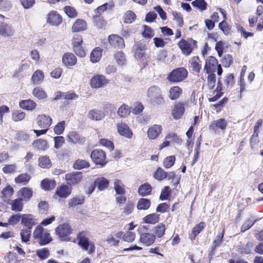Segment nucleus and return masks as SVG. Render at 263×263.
<instances>
[{
	"instance_id": "f257e3e1",
	"label": "nucleus",
	"mask_w": 263,
	"mask_h": 263,
	"mask_svg": "<svg viewBox=\"0 0 263 263\" xmlns=\"http://www.w3.org/2000/svg\"><path fill=\"white\" fill-rule=\"evenodd\" d=\"M146 96L149 101L153 105L162 104L164 102L161 90L157 86L153 85L149 87L147 91Z\"/></svg>"
},
{
	"instance_id": "f03ea898",
	"label": "nucleus",
	"mask_w": 263,
	"mask_h": 263,
	"mask_svg": "<svg viewBox=\"0 0 263 263\" xmlns=\"http://www.w3.org/2000/svg\"><path fill=\"white\" fill-rule=\"evenodd\" d=\"M33 237L39 240L41 245H46L52 240L49 233L40 225L37 226L34 230Z\"/></svg>"
},
{
	"instance_id": "7ed1b4c3",
	"label": "nucleus",
	"mask_w": 263,
	"mask_h": 263,
	"mask_svg": "<svg viewBox=\"0 0 263 263\" xmlns=\"http://www.w3.org/2000/svg\"><path fill=\"white\" fill-rule=\"evenodd\" d=\"M187 71L183 67H180L173 70L167 76L168 81L178 83L183 81L187 77Z\"/></svg>"
},
{
	"instance_id": "20e7f679",
	"label": "nucleus",
	"mask_w": 263,
	"mask_h": 263,
	"mask_svg": "<svg viewBox=\"0 0 263 263\" xmlns=\"http://www.w3.org/2000/svg\"><path fill=\"white\" fill-rule=\"evenodd\" d=\"M178 45L184 55H189L197 48V42L192 39H182L179 42Z\"/></svg>"
},
{
	"instance_id": "39448f33",
	"label": "nucleus",
	"mask_w": 263,
	"mask_h": 263,
	"mask_svg": "<svg viewBox=\"0 0 263 263\" xmlns=\"http://www.w3.org/2000/svg\"><path fill=\"white\" fill-rule=\"evenodd\" d=\"M79 245L84 250L88 251L89 254L95 252V247L93 242L89 241L87 237L82 233L78 235Z\"/></svg>"
},
{
	"instance_id": "423d86ee",
	"label": "nucleus",
	"mask_w": 263,
	"mask_h": 263,
	"mask_svg": "<svg viewBox=\"0 0 263 263\" xmlns=\"http://www.w3.org/2000/svg\"><path fill=\"white\" fill-rule=\"evenodd\" d=\"M108 83V80L102 74H96L90 80V85L92 88H100Z\"/></svg>"
},
{
	"instance_id": "0eeeda50",
	"label": "nucleus",
	"mask_w": 263,
	"mask_h": 263,
	"mask_svg": "<svg viewBox=\"0 0 263 263\" xmlns=\"http://www.w3.org/2000/svg\"><path fill=\"white\" fill-rule=\"evenodd\" d=\"M117 132L119 134L127 138L130 139L133 136V132L129 126L122 121L116 123Z\"/></svg>"
},
{
	"instance_id": "6e6552de",
	"label": "nucleus",
	"mask_w": 263,
	"mask_h": 263,
	"mask_svg": "<svg viewBox=\"0 0 263 263\" xmlns=\"http://www.w3.org/2000/svg\"><path fill=\"white\" fill-rule=\"evenodd\" d=\"M71 233V227L67 223L60 224L55 229L56 235L61 240H65V238L69 236Z\"/></svg>"
},
{
	"instance_id": "1a4fd4ad",
	"label": "nucleus",
	"mask_w": 263,
	"mask_h": 263,
	"mask_svg": "<svg viewBox=\"0 0 263 263\" xmlns=\"http://www.w3.org/2000/svg\"><path fill=\"white\" fill-rule=\"evenodd\" d=\"M92 160L96 164L101 165L105 164L106 155L105 153L102 150H93L90 155Z\"/></svg>"
},
{
	"instance_id": "9d476101",
	"label": "nucleus",
	"mask_w": 263,
	"mask_h": 263,
	"mask_svg": "<svg viewBox=\"0 0 263 263\" xmlns=\"http://www.w3.org/2000/svg\"><path fill=\"white\" fill-rule=\"evenodd\" d=\"M108 41L111 46L114 48L122 49L125 47L123 38L117 34H111L108 36Z\"/></svg>"
},
{
	"instance_id": "9b49d317",
	"label": "nucleus",
	"mask_w": 263,
	"mask_h": 263,
	"mask_svg": "<svg viewBox=\"0 0 263 263\" xmlns=\"http://www.w3.org/2000/svg\"><path fill=\"white\" fill-rule=\"evenodd\" d=\"M133 49L135 50L134 56L136 59L140 61H144L145 59V45L140 43L136 44L133 46Z\"/></svg>"
},
{
	"instance_id": "f8f14e48",
	"label": "nucleus",
	"mask_w": 263,
	"mask_h": 263,
	"mask_svg": "<svg viewBox=\"0 0 263 263\" xmlns=\"http://www.w3.org/2000/svg\"><path fill=\"white\" fill-rule=\"evenodd\" d=\"M83 178L81 172H72L67 174L65 176L67 183L71 185H75L81 182Z\"/></svg>"
},
{
	"instance_id": "ddd939ff",
	"label": "nucleus",
	"mask_w": 263,
	"mask_h": 263,
	"mask_svg": "<svg viewBox=\"0 0 263 263\" xmlns=\"http://www.w3.org/2000/svg\"><path fill=\"white\" fill-rule=\"evenodd\" d=\"M162 130V127L160 125L154 124L148 129L147 137L151 140L156 139L161 134Z\"/></svg>"
},
{
	"instance_id": "4468645a",
	"label": "nucleus",
	"mask_w": 263,
	"mask_h": 263,
	"mask_svg": "<svg viewBox=\"0 0 263 263\" xmlns=\"http://www.w3.org/2000/svg\"><path fill=\"white\" fill-rule=\"evenodd\" d=\"M184 111V104L182 102H178L175 105L172 111V115L175 119L178 120L182 117Z\"/></svg>"
},
{
	"instance_id": "2eb2a0df",
	"label": "nucleus",
	"mask_w": 263,
	"mask_h": 263,
	"mask_svg": "<svg viewBox=\"0 0 263 263\" xmlns=\"http://www.w3.org/2000/svg\"><path fill=\"white\" fill-rule=\"evenodd\" d=\"M217 65V60L213 57H209L205 60L204 70L207 73L213 72L215 70Z\"/></svg>"
},
{
	"instance_id": "dca6fc26",
	"label": "nucleus",
	"mask_w": 263,
	"mask_h": 263,
	"mask_svg": "<svg viewBox=\"0 0 263 263\" xmlns=\"http://www.w3.org/2000/svg\"><path fill=\"white\" fill-rule=\"evenodd\" d=\"M37 123L41 128H47L51 125L52 119L49 116L44 114L39 115L37 117Z\"/></svg>"
},
{
	"instance_id": "f3484780",
	"label": "nucleus",
	"mask_w": 263,
	"mask_h": 263,
	"mask_svg": "<svg viewBox=\"0 0 263 263\" xmlns=\"http://www.w3.org/2000/svg\"><path fill=\"white\" fill-rule=\"evenodd\" d=\"M62 22L61 15L56 11H52L48 15L47 23L52 26H58Z\"/></svg>"
},
{
	"instance_id": "a211bd4d",
	"label": "nucleus",
	"mask_w": 263,
	"mask_h": 263,
	"mask_svg": "<svg viewBox=\"0 0 263 263\" xmlns=\"http://www.w3.org/2000/svg\"><path fill=\"white\" fill-rule=\"evenodd\" d=\"M62 62L67 66H72L76 64L77 59L74 54L67 52L63 55Z\"/></svg>"
},
{
	"instance_id": "6ab92c4d",
	"label": "nucleus",
	"mask_w": 263,
	"mask_h": 263,
	"mask_svg": "<svg viewBox=\"0 0 263 263\" xmlns=\"http://www.w3.org/2000/svg\"><path fill=\"white\" fill-rule=\"evenodd\" d=\"M14 30L12 27L5 23L0 24V35L3 37H11L13 35Z\"/></svg>"
},
{
	"instance_id": "aec40b11",
	"label": "nucleus",
	"mask_w": 263,
	"mask_h": 263,
	"mask_svg": "<svg viewBox=\"0 0 263 263\" xmlns=\"http://www.w3.org/2000/svg\"><path fill=\"white\" fill-rule=\"evenodd\" d=\"M22 223L27 227V229H31L32 227L35 224L36 220L31 214H23L22 216Z\"/></svg>"
},
{
	"instance_id": "412c9836",
	"label": "nucleus",
	"mask_w": 263,
	"mask_h": 263,
	"mask_svg": "<svg viewBox=\"0 0 263 263\" xmlns=\"http://www.w3.org/2000/svg\"><path fill=\"white\" fill-rule=\"evenodd\" d=\"M156 239L155 236L152 233H143L141 234L140 241L145 246H150L153 244Z\"/></svg>"
},
{
	"instance_id": "4be33fe9",
	"label": "nucleus",
	"mask_w": 263,
	"mask_h": 263,
	"mask_svg": "<svg viewBox=\"0 0 263 263\" xmlns=\"http://www.w3.org/2000/svg\"><path fill=\"white\" fill-rule=\"evenodd\" d=\"M105 113L102 110L93 109L89 111L88 117L91 120L99 121L103 119L105 117Z\"/></svg>"
},
{
	"instance_id": "5701e85b",
	"label": "nucleus",
	"mask_w": 263,
	"mask_h": 263,
	"mask_svg": "<svg viewBox=\"0 0 263 263\" xmlns=\"http://www.w3.org/2000/svg\"><path fill=\"white\" fill-rule=\"evenodd\" d=\"M227 125V121L224 119H219L214 121L209 125V129L215 130L217 128H219L221 130H224L226 128Z\"/></svg>"
},
{
	"instance_id": "b1692460",
	"label": "nucleus",
	"mask_w": 263,
	"mask_h": 263,
	"mask_svg": "<svg viewBox=\"0 0 263 263\" xmlns=\"http://www.w3.org/2000/svg\"><path fill=\"white\" fill-rule=\"evenodd\" d=\"M32 145L37 151H45L49 147L47 141L42 139H39L34 141L32 143Z\"/></svg>"
},
{
	"instance_id": "393cba45",
	"label": "nucleus",
	"mask_w": 263,
	"mask_h": 263,
	"mask_svg": "<svg viewBox=\"0 0 263 263\" xmlns=\"http://www.w3.org/2000/svg\"><path fill=\"white\" fill-rule=\"evenodd\" d=\"M205 226L204 222H200L198 224H196L192 229L191 233L190 234L189 238L191 240L195 239L196 236L198 235L200 232L204 229Z\"/></svg>"
},
{
	"instance_id": "a878e982",
	"label": "nucleus",
	"mask_w": 263,
	"mask_h": 263,
	"mask_svg": "<svg viewBox=\"0 0 263 263\" xmlns=\"http://www.w3.org/2000/svg\"><path fill=\"white\" fill-rule=\"evenodd\" d=\"M219 11L223 15L224 20H225L226 19V15L224 11L220 8ZM218 27L225 35H227L230 33L231 30L230 27L229 26L228 23L225 21H223L222 22H220L218 25Z\"/></svg>"
},
{
	"instance_id": "bb28decb",
	"label": "nucleus",
	"mask_w": 263,
	"mask_h": 263,
	"mask_svg": "<svg viewBox=\"0 0 263 263\" xmlns=\"http://www.w3.org/2000/svg\"><path fill=\"white\" fill-rule=\"evenodd\" d=\"M68 141L72 143H82L84 139L75 132H70L67 135Z\"/></svg>"
},
{
	"instance_id": "cd10ccee",
	"label": "nucleus",
	"mask_w": 263,
	"mask_h": 263,
	"mask_svg": "<svg viewBox=\"0 0 263 263\" xmlns=\"http://www.w3.org/2000/svg\"><path fill=\"white\" fill-rule=\"evenodd\" d=\"M32 190L28 187H23L18 191V195L22 197V200L28 201L32 197Z\"/></svg>"
},
{
	"instance_id": "c85d7f7f",
	"label": "nucleus",
	"mask_w": 263,
	"mask_h": 263,
	"mask_svg": "<svg viewBox=\"0 0 263 263\" xmlns=\"http://www.w3.org/2000/svg\"><path fill=\"white\" fill-rule=\"evenodd\" d=\"M102 49L99 47L95 48L91 52L90 60L93 63L98 62L102 57Z\"/></svg>"
},
{
	"instance_id": "c756f323",
	"label": "nucleus",
	"mask_w": 263,
	"mask_h": 263,
	"mask_svg": "<svg viewBox=\"0 0 263 263\" xmlns=\"http://www.w3.org/2000/svg\"><path fill=\"white\" fill-rule=\"evenodd\" d=\"M71 192V188L67 185H62L57 188L56 194L61 198L67 197Z\"/></svg>"
},
{
	"instance_id": "7c9ffc66",
	"label": "nucleus",
	"mask_w": 263,
	"mask_h": 263,
	"mask_svg": "<svg viewBox=\"0 0 263 263\" xmlns=\"http://www.w3.org/2000/svg\"><path fill=\"white\" fill-rule=\"evenodd\" d=\"M86 23L83 20L78 19L74 23L72 30L73 32L82 31L86 29Z\"/></svg>"
},
{
	"instance_id": "2f4dec72",
	"label": "nucleus",
	"mask_w": 263,
	"mask_h": 263,
	"mask_svg": "<svg viewBox=\"0 0 263 263\" xmlns=\"http://www.w3.org/2000/svg\"><path fill=\"white\" fill-rule=\"evenodd\" d=\"M191 68L193 72L196 73H199L201 68V65L200 64V61L198 57H193L190 60Z\"/></svg>"
},
{
	"instance_id": "473e14b6",
	"label": "nucleus",
	"mask_w": 263,
	"mask_h": 263,
	"mask_svg": "<svg viewBox=\"0 0 263 263\" xmlns=\"http://www.w3.org/2000/svg\"><path fill=\"white\" fill-rule=\"evenodd\" d=\"M41 186L45 191H50L54 188L55 182L53 179L46 178L42 181Z\"/></svg>"
},
{
	"instance_id": "72a5a7b5",
	"label": "nucleus",
	"mask_w": 263,
	"mask_h": 263,
	"mask_svg": "<svg viewBox=\"0 0 263 263\" xmlns=\"http://www.w3.org/2000/svg\"><path fill=\"white\" fill-rule=\"evenodd\" d=\"M32 95L39 100H44L47 98V95L41 87H36L32 90Z\"/></svg>"
},
{
	"instance_id": "f704fd0d",
	"label": "nucleus",
	"mask_w": 263,
	"mask_h": 263,
	"mask_svg": "<svg viewBox=\"0 0 263 263\" xmlns=\"http://www.w3.org/2000/svg\"><path fill=\"white\" fill-rule=\"evenodd\" d=\"M36 103L31 100H23L20 102V106L28 110H32L36 107Z\"/></svg>"
},
{
	"instance_id": "c9c22d12",
	"label": "nucleus",
	"mask_w": 263,
	"mask_h": 263,
	"mask_svg": "<svg viewBox=\"0 0 263 263\" xmlns=\"http://www.w3.org/2000/svg\"><path fill=\"white\" fill-rule=\"evenodd\" d=\"M95 183L100 191H103L108 186L109 181L104 177H100L96 179Z\"/></svg>"
},
{
	"instance_id": "e433bc0d",
	"label": "nucleus",
	"mask_w": 263,
	"mask_h": 263,
	"mask_svg": "<svg viewBox=\"0 0 263 263\" xmlns=\"http://www.w3.org/2000/svg\"><path fill=\"white\" fill-rule=\"evenodd\" d=\"M152 187L151 185L145 183L141 185L138 189V193L142 196H145L149 195L152 192Z\"/></svg>"
},
{
	"instance_id": "4c0bfd02",
	"label": "nucleus",
	"mask_w": 263,
	"mask_h": 263,
	"mask_svg": "<svg viewBox=\"0 0 263 263\" xmlns=\"http://www.w3.org/2000/svg\"><path fill=\"white\" fill-rule=\"evenodd\" d=\"M39 166L43 168H49L51 166V162L48 157L42 156L38 159Z\"/></svg>"
},
{
	"instance_id": "58836bf2",
	"label": "nucleus",
	"mask_w": 263,
	"mask_h": 263,
	"mask_svg": "<svg viewBox=\"0 0 263 263\" xmlns=\"http://www.w3.org/2000/svg\"><path fill=\"white\" fill-rule=\"evenodd\" d=\"M159 220V215L156 213L149 214L143 218V221L146 223L154 224Z\"/></svg>"
},
{
	"instance_id": "ea45409f",
	"label": "nucleus",
	"mask_w": 263,
	"mask_h": 263,
	"mask_svg": "<svg viewBox=\"0 0 263 263\" xmlns=\"http://www.w3.org/2000/svg\"><path fill=\"white\" fill-rule=\"evenodd\" d=\"M44 78V74L42 71L40 70H36L32 74L31 81L34 84H40L42 82Z\"/></svg>"
},
{
	"instance_id": "a19ab883",
	"label": "nucleus",
	"mask_w": 263,
	"mask_h": 263,
	"mask_svg": "<svg viewBox=\"0 0 263 263\" xmlns=\"http://www.w3.org/2000/svg\"><path fill=\"white\" fill-rule=\"evenodd\" d=\"M130 112V107L125 104H123L119 108L117 111V114L121 118L127 117Z\"/></svg>"
},
{
	"instance_id": "79ce46f5",
	"label": "nucleus",
	"mask_w": 263,
	"mask_h": 263,
	"mask_svg": "<svg viewBox=\"0 0 263 263\" xmlns=\"http://www.w3.org/2000/svg\"><path fill=\"white\" fill-rule=\"evenodd\" d=\"M22 199H16L12 200L11 203V210L15 212H21L23 209V203Z\"/></svg>"
},
{
	"instance_id": "37998d69",
	"label": "nucleus",
	"mask_w": 263,
	"mask_h": 263,
	"mask_svg": "<svg viewBox=\"0 0 263 263\" xmlns=\"http://www.w3.org/2000/svg\"><path fill=\"white\" fill-rule=\"evenodd\" d=\"M84 201V197L83 196H78L70 199L68 202V205L69 208H73L77 205L82 204Z\"/></svg>"
},
{
	"instance_id": "c03bdc74",
	"label": "nucleus",
	"mask_w": 263,
	"mask_h": 263,
	"mask_svg": "<svg viewBox=\"0 0 263 263\" xmlns=\"http://www.w3.org/2000/svg\"><path fill=\"white\" fill-rule=\"evenodd\" d=\"M151 205L149 200L146 198H141L137 203V209L139 210H145L148 209Z\"/></svg>"
},
{
	"instance_id": "a18cd8bd",
	"label": "nucleus",
	"mask_w": 263,
	"mask_h": 263,
	"mask_svg": "<svg viewBox=\"0 0 263 263\" xmlns=\"http://www.w3.org/2000/svg\"><path fill=\"white\" fill-rule=\"evenodd\" d=\"M115 59L118 65L123 66L126 64V60L124 53L122 51H118L114 54Z\"/></svg>"
},
{
	"instance_id": "49530a36",
	"label": "nucleus",
	"mask_w": 263,
	"mask_h": 263,
	"mask_svg": "<svg viewBox=\"0 0 263 263\" xmlns=\"http://www.w3.org/2000/svg\"><path fill=\"white\" fill-rule=\"evenodd\" d=\"M31 179V176L27 173H22L15 178L16 183L27 184Z\"/></svg>"
},
{
	"instance_id": "de8ad7c7",
	"label": "nucleus",
	"mask_w": 263,
	"mask_h": 263,
	"mask_svg": "<svg viewBox=\"0 0 263 263\" xmlns=\"http://www.w3.org/2000/svg\"><path fill=\"white\" fill-rule=\"evenodd\" d=\"M182 93V89L178 86L172 87L170 90V98L175 100L179 98Z\"/></svg>"
},
{
	"instance_id": "09e8293b",
	"label": "nucleus",
	"mask_w": 263,
	"mask_h": 263,
	"mask_svg": "<svg viewBox=\"0 0 263 263\" xmlns=\"http://www.w3.org/2000/svg\"><path fill=\"white\" fill-rule=\"evenodd\" d=\"M13 194V189L10 186H6L2 191L1 198L4 201H6V199H9Z\"/></svg>"
},
{
	"instance_id": "8fccbe9b",
	"label": "nucleus",
	"mask_w": 263,
	"mask_h": 263,
	"mask_svg": "<svg viewBox=\"0 0 263 263\" xmlns=\"http://www.w3.org/2000/svg\"><path fill=\"white\" fill-rule=\"evenodd\" d=\"M136 16L134 12L129 10L124 14L123 20L124 23L125 24H130L133 23L136 19Z\"/></svg>"
},
{
	"instance_id": "3c124183",
	"label": "nucleus",
	"mask_w": 263,
	"mask_h": 263,
	"mask_svg": "<svg viewBox=\"0 0 263 263\" xmlns=\"http://www.w3.org/2000/svg\"><path fill=\"white\" fill-rule=\"evenodd\" d=\"M114 189L118 195H124L125 194L124 185L119 180H116L114 182Z\"/></svg>"
},
{
	"instance_id": "603ef678",
	"label": "nucleus",
	"mask_w": 263,
	"mask_h": 263,
	"mask_svg": "<svg viewBox=\"0 0 263 263\" xmlns=\"http://www.w3.org/2000/svg\"><path fill=\"white\" fill-rule=\"evenodd\" d=\"M36 255L42 260L47 258L49 255V251L47 248L38 249L35 251Z\"/></svg>"
},
{
	"instance_id": "864d4df0",
	"label": "nucleus",
	"mask_w": 263,
	"mask_h": 263,
	"mask_svg": "<svg viewBox=\"0 0 263 263\" xmlns=\"http://www.w3.org/2000/svg\"><path fill=\"white\" fill-rule=\"evenodd\" d=\"M192 5L200 11L205 10L207 8V3L204 0H195L192 2Z\"/></svg>"
},
{
	"instance_id": "5fc2aeb1",
	"label": "nucleus",
	"mask_w": 263,
	"mask_h": 263,
	"mask_svg": "<svg viewBox=\"0 0 263 263\" xmlns=\"http://www.w3.org/2000/svg\"><path fill=\"white\" fill-rule=\"evenodd\" d=\"M176 160L174 156H170L165 158L163 161V166L165 168H171L174 164Z\"/></svg>"
},
{
	"instance_id": "6e6d98bb",
	"label": "nucleus",
	"mask_w": 263,
	"mask_h": 263,
	"mask_svg": "<svg viewBox=\"0 0 263 263\" xmlns=\"http://www.w3.org/2000/svg\"><path fill=\"white\" fill-rule=\"evenodd\" d=\"M165 226L163 223H160L154 228V232L158 237H161L164 234Z\"/></svg>"
},
{
	"instance_id": "4d7b16f0",
	"label": "nucleus",
	"mask_w": 263,
	"mask_h": 263,
	"mask_svg": "<svg viewBox=\"0 0 263 263\" xmlns=\"http://www.w3.org/2000/svg\"><path fill=\"white\" fill-rule=\"evenodd\" d=\"M25 117V113L18 110H15L13 112L12 119L15 122H18L22 120Z\"/></svg>"
},
{
	"instance_id": "13d9d810",
	"label": "nucleus",
	"mask_w": 263,
	"mask_h": 263,
	"mask_svg": "<svg viewBox=\"0 0 263 263\" xmlns=\"http://www.w3.org/2000/svg\"><path fill=\"white\" fill-rule=\"evenodd\" d=\"M20 234L22 241L24 242H27L29 241V238L31 235V229H23L21 231Z\"/></svg>"
},
{
	"instance_id": "bf43d9fd",
	"label": "nucleus",
	"mask_w": 263,
	"mask_h": 263,
	"mask_svg": "<svg viewBox=\"0 0 263 263\" xmlns=\"http://www.w3.org/2000/svg\"><path fill=\"white\" fill-rule=\"evenodd\" d=\"M166 172L163 169L159 167L154 174V178L159 181H161L164 179L166 178Z\"/></svg>"
},
{
	"instance_id": "052dcab7",
	"label": "nucleus",
	"mask_w": 263,
	"mask_h": 263,
	"mask_svg": "<svg viewBox=\"0 0 263 263\" xmlns=\"http://www.w3.org/2000/svg\"><path fill=\"white\" fill-rule=\"evenodd\" d=\"M17 166L15 164H6L3 167V172L5 174L14 173L16 172Z\"/></svg>"
},
{
	"instance_id": "680f3d73",
	"label": "nucleus",
	"mask_w": 263,
	"mask_h": 263,
	"mask_svg": "<svg viewBox=\"0 0 263 263\" xmlns=\"http://www.w3.org/2000/svg\"><path fill=\"white\" fill-rule=\"evenodd\" d=\"M89 166V163L85 160L79 159L74 164L73 167L75 169L81 170Z\"/></svg>"
},
{
	"instance_id": "e2e57ef3",
	"label": "nucleus",
	"mask_w": 263,
	"mask_h": 263,
	"mask_svg": "<svg viewBox=\"0 0 263 263\" xmlns=\"http://www.w3.org/2000/svg\"><path fill=\"white\" fill-rule=\"evenodd\" d=\"M65 126V121H63L60 122H59L54 128V133L57 135H61L62 134L64 129Z\"/></svg>"
},
{
	"instance_id": "0e129e2a",
	"label": "nucleus",
	"mask_w": 263,
	"mask_h": 263,
	"mask_svg": "<svg viewBox=\"0 0 263 263\" xmlns=\"http://www.w3.org/2000/svg\"><path fill=\"white\" fill-rule=\"evenodd\" d=\"M100 144L107 148L109 151H111L114 149V145L113 143L106 139H101L99 142Z\"/></svg>"
},
{
	"instance_id": "69168bd1",
	"label": "nucleus",
	"mask_w": 263,
	"mask_h": 263,
	"mask_svg": "<svg viewBox=\"0 0 263 263\" xmlns=\"http://www.w3.org/2000/svg\"><path fill=\"white\" fill-rule=\"evenodd\" d=\"M223 233H224V230H223L221 235H218V236H216V238L214 240L212 248H211V252H214L215 251V249L221 244V242L223 237Z\"/></svg>"
},
{
	"instance_id": "338daca9",
	"label": "nucleus",
	"mask_w": 263,
	"mask_h": 263,
	"mask_svg": "<svg viewBox=\"0 0 263 263\" xmlns=\"http://www.w3.org/2000/svg\"><path fill=\"white\" fill-rule=\"evenodd\" d=\"M144 30L142 33L144 37L151 39L154 35L153 30L148 26L144 25L143 26Z\"/></svg>"
},
{
	"instance_id": "774afa93",
	"label": "nucleus",
	"mask_w": 263,
	"mask_h": 263,
	"mask_svg": "<svg viewBox=\"0 0 263 263\" xmlns=\"http://www.w3.org/2000/svg\"><path fill=\"white\" fill-rule=\"evenodd\" d=\"M54 147L59 149L62 146L65 142L64 138L62 136H57L54 138Z\"/></svg>"
}]
</instances>
